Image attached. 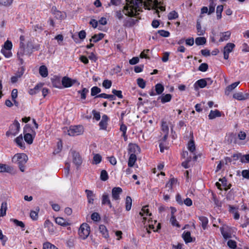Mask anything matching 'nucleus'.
I'll return each mask as SVG.
<instances>
[{"instance_id": "f257e3e1", "label": "nucleus", "mask_w": 249, "mask_h": 249, "mask_svg": "<svg viewBox=\"0 0 249 249\" xmlns=\"http://www.w3.org/2000/svg\"><path fill=\"white\" fill-rule=\"evenodd\" d=\"M142 0H126V4L123 11L117 10L115 12V17L118 19H122L124 14L128 17H134L137 12L141 11L142 7L149 8V4L144 3Z\"/></svg>"}, {"instance_id": "f03ea898", "label": "nucleus", "mask_w": 249, "mask_h": 249, "mask_svg": "<svg viewBox=\"0 0 249 249\" xmlns=\"http://www.w3.org/2000/svg\"><path fill=\"white\" fill-rule=\"evenodd\" d=\"M20 44L18 55L19 56H22L23 55H30L34 50H37L39 48L38 46H35L34 44V39L30 38L29 39L27 44H24L25 37L21 36L19 38Z\"/></svg>"}, {"instance_id": "7ed1b4c3", "label": "nucleus", "mask_w": 249, "mask_h": 249, "mask_svg": "<svg viewBox=\"0 0 249 249\" xmlns=\"http://www.w3.org/2000/svg\"><path fill=\"white\" fill-rule=\"evenodd\" d=\"M28 160L27 156L24 153H17L12 159V161L18 165L19 170L23 172L25 170V165Z\"/></svg>"}, {"instance_id": "20e7f679", "label": "nucleus", "mask_w": 249, "mask_h": 249, "mask_svg": "<svg viewBox=\"0 0 249 249\" xmlns=\"http://www.w3.org/2000/svg\"><path fill=\"white\" fill-rule=\"evenodd\" d=\"M67 133L70 136H75L81 135L84 131V127L82 125L71 126L66 128Z\"/></svg>"}, {"instance_id": "39448f33", "label": "nucleus", "mask_w": 249, "mask_h": 249, "mask_svg": "<svg viewBox=\"0 0 249 249\" xmlns=\"http://www.w3.org/2000/svg\"><path fill=\"white\" fill-rule=\"evenodd\" d=\"M90 231L89 226L86 223L81 225L78 230V235L79 237L83 240H85L89 236Z\"/></svg>"}, {"instance_id": "423d86ee", "label": "nucleus", "mask_w": 249, "mask_h": 249, "mask_svg": "<svg viewBox=\"0 0 249 249\" xmlns=\"http://www.w3.org/2000/svg\"><path fill=\"white\" fill-rule=\"evenodd\" d=\"M19 129V123L17 121H15L14 123L10 125L9 130L7 132L6 135H12L15 136L18 133Z\"/></svg>"}, {"instance_id": "0eeeda50", "label": "nucleus", "mask_w": 249, "mask_h": 249, "mask_svg": "<svg viewBox=\"0 0 249 249\" xmlns=\"http://www.w3.org/2000/svg\"><path fill=\"white\" fill-rule=\"evenodd\" d=\"M62 84L64 88H70L72 85L77 83L78 85L80 84L76 79H72L67 76H64L62 79Z\"/></svg>"}, {"instance_id": "6e6552de", "label": "nucleus", "mask_w": 249, "mask_h": 249, "mask_svg": "<svg viewBox=\"0 0 249 249\" xmlns=\"http://www.w3.org/2000/svg\"><path fill=\"white\" fill-rule=\"evenodd\" d=\"M235 45L232 43H228L223 48L224 58L227 60L229 57V54L232 52Z\"/></svg>"}, {"instance_id": "1a4fd4ad", "label": "nucleus", "mask_w": 249, "mask_h": 249, "mask_svg": "<svg viewBox=\"0 0 249 249\" xmlns=\"http://www.w3.org/2000/svg\"><path fill=\"white\" fill-rule=\"evenodd\" d=\"M123 190L121 188L118 187H114L112 189L111 191V195L112 198L114 200H119L120 199V195L122 193Z\"/></svg>"}, {"instance_id": "9d476101", "label": "nucleus", "mask_w": 249, "mask_h": 249, "mask_svg": "<svg viewBox=\"0 0 249 249\" xmlns=\"http://www.w3.org/2000/svg\"><path fill=\"white\" fill-rule=\"evenodd\" d=\"M220 231L223 237L225 239L231 237L230 229L229 227L224 225L220 228Z\"/></svg>"}, {"instance_id": "9b49d317", "label": "nucleus", "mask_w": 249, "mask_h": 249, "mask_svg": "<svg viewBox=\"0 0 249 249\" xmlns=\"http://www.w3.org/2000/svg\"><path fill=\"white\" fill-rule=\"evenodd\" d=\"M101 202L102 205H107L110 208H113L110 200L109 196L107 193H103L101 198Z\"/></svg>"}, {"instance_id": "f8f14e48", "label": "nucleus", "mask_w": 249, "mask_h": 249, "mask_svg": "<svg viewBox=\"0 0 249 249\" xmlns=\"http://www.w3.org/2000/svg\"><path fill=\"white\" fill-rule=\"evenodd\" d=\"M28 129H29V127L26 125L24 129V132L26 133L24 134V138L27 143L31 144L33 143L34 136L29 133V131L27 130Z\"/></svg>"}, {"instance_id": "ddd939ff", "label": "nucleus", "mask_w": 249, "mask_h": 249, "mask_svg": "<svg viewBox=\"0 0 249 249\" xmlns=\"http://www.w3.org/2000/svg\"><path fill=\"white\" fill-rule=\"evenodd\" d=\"M71 154L73 157V162L76 166H80L82 162V159L80 154L78 152L74 151H72Z\"/></svg>"}, {"instance_id": "4468645a", "label": "nucleus", "mask_w": 249, "mask_h": 249, "mask_svg": "<svg viewBox=\"0 0 249 249\" xmlns=\"http://www.w3.org/2000/svg\"><path fill=\"white\" fill-rule=\"evenodd\" d=\"M128 152L130 155L135 154L136 155L140 152V148L136 144L130 143L128 145Z\"/></svg>"}, {"instance_id": "2eb2a0df", "label": "nucleus", "mask_w": 249, "mask_h": 249, "mask_svg": "<svg viewBox=\"0 0 249 249\" xmlns=\"http://www.w3.org/2000/svg\"><path fill=\"white\" fill-rule=\"evenodd\" d=\"M233 98L239 101L245 100L249 98V94L238 92L233 95Z\"/></svg>"}, {"instance_id": "dca6fc26", "label": "nucleus", "mask_w": 249, "mask_h": 249, "mask_svg": "<svg viewBox=\"0 0 249 249\" xmlns=\"http://www.w3.org/2000/svg\"><path fill=\"white\" fill-rule=\"evenodd\" d=\"M231 36V32L230 31L220 33V38L219 39V42H222L228 40L230 39Z\"/></svg>"}, {"instance_id": "f3484780", "label": "nucleus", "mask_w": 249, "mask_h": 249, "mask_svg": "<svg viewBox=\"0 0 249 249\" xmlns=\"http://www.w3.org/2000/svg\"><path fill=\"white\" fill-rule=\"evenodd\" d=\"M147 206H145L142 207L141 211L140 212V215H141V216L143 217V221L142 222H144L147 219V217L146 216H149L150 217L152 215L151 213H150L149 212V210L147 208Z\"/></svg>"}, {"instance_id": "a211bd4d", "label": "nucleus", "mask_w": 249, "mask_h": 249, "mask_svg": "<svg viewBox=\"0 0 249 249\" xmlns=\"http://www.w3.org/2000/svg\"><path fill=\"white\" fill-rule=\"evenodd\" d=\"M108 118L107 116L104 114L102 117V120L99 123V126L101 129L105 130L107 128Z\"/></svg>"}, {"instance_id": "6ab92c4d", "label": "nucleus", "mask_w": 249, "mask_h": 249, "mask_svg": "<svg viewBox=\"0 0 249 249\" xmlns=\"http://www.w3.org/2000/svg\"><path fill=\"white\" fill-rule=\"evenodd\" d=\"M207 85V81L204 79H201L197 80L194 84V88L196 90L199 88H204Z\"/></svg>"}, {"instance_id": "aec40b11", "label": "nucleus", "mask_w": 249, "mask_h": 249, "mask_svg": "<svg viewBox=\"0 0 249 249\" xmlns=\"http://www.w3.org/2000/svg\"><path fill=\"white\" fill-rule=\"evenodd\" d=\"M13 170L12 167L5 164L0 163V173H11Z\"/></svg>"}, {"instance_id": "412c9836", "label": "nucleus", "mask_w": 249, "mask_h": 249, "mask_svg": "<svg viewBox=\"0 0 249 249\" xmlns=\"http://www.w3.org/2000/svg\"><path fill=\"white\" fill-rule=\"evenodd\" d=\"M100 232L102 234L103 237L107 239L109 237L108 231L105 226L101 225L99 227Z\"/></svg>"}, {"instance_id": "4be33fe9", "label": "nucleus", "mask_w": 249, "mask_h": 249, "mask_svg": "<svg viewBox=\"0 0 249 249\" xmlns=\"http://www.w3.org/2000/svg\"><path fill=\"white\" fill-rule=\"evenodd\" d=\"M221 116V113L218 110L215 109L214 110H211L208 117L210 120L213 119L216 117H220Z\"/></svg>"}, {"instance_id": "5701e85b", "label": "nucleus", "mask_w": 249, "mask_h": 249, "mask_svg": "<svg viewBox=\"0 0 249 249\" xmlns=\"http://www.w3.org/2000/svg\"><path fill=\"white\" fill-rule=\"evenodd\" d=\"M55 221L57 224L62 226H67L70 225L67 220L61 217L56 218Z\"/></svg>"}, {"instance_id": "b1692460", "label": "nucleus", "mask_w": 249, "mask_h": 249, "mask_svg": "<svg viewBox=\"0 0 249 249\" xmlns=\"http://www.w3.org/2000/svg\"><path fill=\"white\" fill-rule=\"evenodd\" d=\"M44 227L48 229L49 231L53 233L55 231L54 228L53 227V223H52L50 220H46L44 222Z\"/></svg>"}, {"instance_id": "393cba45", "label": "nucleus", "mask_w": 249, "mask_h": 249, "mask_svg": "<svg viewBox=\"0 0 249 249\" xmlns=\"http://www.w3.org/2000/svg\"><path fill=\"white\" fill-rule=\"evenodd\" d=\"M239 83V81L236 82L228 86L225 89V94L229 95L232 90H233L236 87H237Z\"/></svg>"}, {"instance_id": "a878e982", "label": "nucleus", "mask_w": 249, "mask_h": 249, "mask_svg": "<svg viewBox=\"0 0 249 249\" xmlns=\"http://www.w3.org/2000/svg\"><path fill=\"white\" fill-rule=\"evenodd\" d=\"M142 2L144 3H147L149 5V8H146L144 7L145 9L150 10L151 8H153L157 6L158 1L157 0H142Z\"/></svg>"}, {"instance_id": "bb28decb", "label": "nucleus", "mask_w": 249, "mask_h": 249, "mask_svg": "<svg viewBox=\"0 0 249 249\" xmlns=\"http://www.w3.org/2000/svg\"><path fill=\"white\" fill-rule=\"evenodd\" d=\"M137 160V156L135 155V154H130L128 161V166L129 167H133L135 163L136 162Z\"/></svg>"}, {"instance_id": "cd10ccee", "label": "nucleus", "mask_w": 249, "mask_h": 249, "mask_svg": "<svg viewBox=\"0 0 249 249\" xmlns=\"http://www.w3.org/2000/svg\"><path fill=\"white\" fill-rule=\"evenodd\" d=\"M39 73L43 77H46L48 75V71L47 68L44 66H41L39 69Z\"/></svg>"}, {"instance_id": "c85d7f7f", "label": "nucleus", "mask_w": 249, "mask_h": 249, "mask_svg": "<svg viewBox=\"0 0 249 249\" xmlns=\"http://www.w3.org/2000/svg\"><path fill=\"white\" fill-rule=\"evenodd\" d=\"M53 15L56 18L59 20L63 19L66 17V13L60 11H54Z\"/></svg>"}, {"instance_id": "c756f323", "label": "nucleus", "mask_w": 249, "mask_h": 249, "mask_svg": "<svg viewBox=\"0 0 249 249\" xmlns=\"http://www.w3.org/2000/svg\"><path fill=\"white\" fill-rule=\"evenodd\" d=\"M7 209V203L6 202H3L1 204L0 209V217H3L6 215Z\"/></svg>"}, {"instance_id": "7c9ffc66", "label": "nucleus", "mask_w": 249, "mask_h": 249, "mask_svg": "<svg viewBox=\"0 0 249 249\" xmlns=\"http://www.w3.org/2000/svg\"><path fill=\"white\" fill-rule=\"evenodd\" d=\"M15 141L16 143H17V144L19 147H20L21 148H25L24 143L23 141V137H22V135H20L19 136L17 137L15 139Z\"/></svg>"}, {"instance_id": "2f4dec72", "label": "nucleus", "mask_w": 249, "mask_h": 249, "mask_svg": "<svg viewBox=\"0 0 249 249\" xmlns=\"http://www.w3.org/2000/svg\"><path fill=\"white\" fill-rule=\"evenodd\" d=\"M172 209V216L170 218V222L172 225L174 226H176L177 227H180L179 225L178 224L175 216L174 215V213L176 211V210L173 208Z\"/></svg>"}, {"instance_id": "473e14b6", "label": "nucleus", "mask_w": 249, "mask_h": 249, "mask_svg": "<svg viewBox=\"0 0 249 249\" xmlns=\"http://www.w3.org/2000/svg\"><path fill=\"white\" fill-rule=\"evenodd\" d=\"M85 192L88 197L89 203H93L94 201V197L93 192L89 190H86Z\"/></svg>"}, {"instance_id": "72a5a7b5", "label": "nucleus", "mask_w": 249, "mask_h": 249, "mask_svg": "<svg viewBox=\"0 0 249 249\" xmlns=\"http://www.w3.org/2000/svg\"><path fill=\"white\" fill-rule=\"evenodd\" d=\"M23 74V71H18L17 73L15 74V75L13 76L11 78V81L12 83H16L18 79L22 76Z\"/></svg>"}, {"instance_id": "f704fd0d", "label": "nucleus", "mask_w": 249, "mask_h": 249, "mask_svg": "<svg viewBox=\"0 0 249 249\" xmlns=\"http://www.w3.org/2000/svg\"><path fill=\"white\" fill-rule=\"evenodd\" d=\"M42 84H39L36 85L34 88L30 89L28 92L30 95H34L38 92L39 90L42 88Z\"/></svg>"}, {"instance_id": "c9c22d12", "label": "nucleus", "mask_w": 249, "mask_h": 249, "mask_svg": "<svg viewBox=\"0 0 249 249\" xmlns=\"http://www.w3.org/2000/svg\"><path fill=\"white\" fill-rule=\"evenodd\" d=\"M159 98L160 99L162 103H165L171 101L172 95L170 94H166L160 96Z\"/></svg>"}, {"instance_id": "e433bc0d", "label": "nucleus", "mask_w": 249, "mask_h": 249, "mask_svg": "<svg viewBox=\"0 0 249 249\" xmlns=\"http://www.w3.org/2000/svg\"><path fill=\"white\" fill-rule=\"evenodd\" d=\"M182 238L186 243H190L192 241L190 231H184L182 234Z\"/></svg>"}, {"instance_id": "4c0bfd02", "label": "nucleus", "mask_w": 249, "mask_h": 249, "mask_svg": "<svg viewBox=\"0 0 249 249\" xmlns=\"http://www.w3.org/2000/svg\"><path fill=\"white\" fill-rule=\"evenodd\" d=\"M214 1L215 0H209L210 4L209 6V15H210L214 12L215 7L216 6Z\"/></svg>"}, {"instance_id": "58836bf2", "label": "nucleus", "mask_w": 249, "mask_h": 249, "mask_svg": "<svg viewBox=\"0 0 249 249\" xmlns=\"http://www.w3.org/2000/svg\"><path fill=\"white\" fill-rule=\"evenodd\" d=\"M97 98H103L105 99H109L110 100H115V96L111 94H107L106 93H101L100 94H99L98 95L96 96Z\"/></svg>"}, {"instance_id": "ea45409f", "label": "nucleus", "mask_w": 249, "mask_h": 249, "mask_svg": "<svg viewBox=\"0 0 249 249\" xmlns=\"http://www.w3.org/2000/svg\"><path fill=\"white\" fill-rule=\"evenodd\" d=\"M199 219L201 221V224L202 228L204 230H205L207 228V226L208 223V218L205 216H200L199 217Z\"/></svg>"}, {"instance_id": "a19ab883", "label": "nucleus", "mask_w": 249, "mask_h": 249, "mask_svg": "<svg viewBox=\"0 0 249 249\" xmlns=\"http://www.w3.org/2000/svg\"><path fill=\"white\" fill-rule=\"evenodd\" d=\"M104 37V35L102 33H100L98 35H95L92 38L89 40L90 42L93 41L94 42H96L101 40Z\"/></svg>"}, {"instance_id": "79ce46f5", "label": "nucleus", "mask_w": 249, "mask_h": 249, "mask_svg": "<svg viewBox=\"0 0 249 249\" xmlns=\"http://www.w3.org/2000/svg\"><path fill=\"white\" fill-rule=\"evenodd\" d=\"M132 206V199L131 198L127 196L125 199V209L126 211H129L131 208Z\"/></svg>"}, {"instance_id": "37998d69", "label": "nucleus", "mask_w": 249, "mask_h": 249, "mask_svg": "<svg viewBox=\"0 0 249 249\" xmlns=\"http://www.w3.org/2000/svg\"><path fill=\"white\" fill-rule=\"evenodd\" d=\"M223 10V6L222 5L217 6L216 8V18L217 19H220L222 18V12Z\"/></svg>"}, {"instance_id": "c03bdc74", "label": "nucleus", "mask_w": 249, "mask_h": 249, "mask_svg": "<svg viewBox=\"0 0 249 249\" xmlns=\"http://www.w3.org/2000/svg\"><path fill=\"white\" fill-rule=\"evenodd\" d=\"M164 87L161 84L158 83L155 85V90L157 94H161L164 91Z\"/></svg>"}, {"instance_id": "a18cd8bd", "label": "nucleus", "mask_w": 249, "mask_h": 249, "mask_svg": "<svg viewBox=\"0 0 249 249\" xmlns=\"http://www.w3.org/2000/svg\"><path fill=\"white\" fill-rule=\"evenodd\" d=\"M188 149L192 153H193L196 150L195 142L193 140H190L187 145Z\"/></svg>"}, {"instance_id": "49530a36", "label": "nucleus", "mask_w": 249, "mask_h": 249, "mask_svg": "<svg viewBox=\"0 0 249 249\" xmlns=\"http://www.w3.org/2000/svg\"><path fill=\"white\" fill-rule=\"evenodd\" d=\"M14 0H0V6L8 7L13 3Z\"/></svg>"}, {"instance_id": "de8ad7c7", "label": "nucleus", "mask_w": 249, "mask_h": 249, "mask_svg": "<svg viewBox=\"0 0 249 249\" xmlns=\"http://www.w3.org/2000/svg\"><path fill=\"white\" fill-rule=\"evenodd\" d=\"M178 15L175 11L170 12L168 15V18L169 20H173L177 18Z\"/></svg>"}, {"instance_id": "09e8293b", "label": "nucleus", "mask_w": 249, "mask_h": 249, "mask_svg": "<svg viewBox=\"0 0 249 249\" xmlns=\"http://www.w3.org/2000/svg\"><path fill=\"white\" fill-rule=\"evenodd\" d=\"M177 180L173 178H171L168 182H167L166 184V187L168 188L169 189L172 191L173 186L177 183Z\"/></svg>"}, {"instance_id": "8fccbe9b", "label": "nucleus", "mask_w": 249, "mask_h": 249, "mask_svg": "<svg viewBox=\"0 0 249 249\" xmlns=\"http://www.w3.org/2000/svg\"><path fill=\"white\" fill-rule=\"evenodd\" d=\"M89 92V90L87 88H83L82 90L78 91V93L80 94L81 98L85 100L86 98V94Z\"/></svg>"}, {"instance_id": "3c124183", "label": "nucleus", "mask_w": 249, "mask_h": 249, "mask_svg": "<svg viewBox=\"0 0 249 249\" xmlns=\"http://www.w3.org/2000/svg\"><path fill=\"white\" fill-rule=\"evenodd\" d=\"M195 42L197 45H201L205 44L206 40L203 37H198L196 38Z\"/></svg>"}, {"instance_id": "603ef678", "label": "nucleus", "mask_w": 249, "mask_h": 249, "mask_svg": "<svg viewBox=\"0 0 249 249\" xmlns=\"http://www.w3.org/2000/svg\"><path fill=\"white\" fill-rule=\"evenodd\" d=\"M43 249H58L54 245L49 242H46L43 244Z\"/></svg>"}, {"instance_id": "864d4df0", "label": "nucleus", "mask_w": 249, "mask_h": 249, "mask_svg": "<svg viewBox=\"0 0 249 249\" xmlns=\"http://www.w3.org/2000/svg\"><path fill=\"white\" fill-rule=\"evenodd\" d=\"M102 160V157L98 154H94L93 159V163L97 164L99 163Z\"/></svg>"}, {"instance_id": "5fc2aeb1", "label": "nucleus", "mask_w": 249, "mask_h": 249, "mask_svg": "<svg viewBox=\"0 0 249 249\" xmlns=\"http://www.w3.org/2000/svg\"><path fill=\"white\" fill-rule=\"evenodd\" d=\"M101 92V89L97 87H93L91 89V95L95 96Z\"/></svg>"}, {"instance_id": "6e6d98bb", "label": "nucleus", "mask_w": 249, "mask_h": 249, "mask_svg": "<svg viewBox=\"0 0 249 249\" xmlns=\"http://www.w3.org/2000/svg\"><path fill=\"white\" fill-rule=\"evenodd\" d=\"M1 52L7 58H9L12 56L11 50L1 49Z\"/></svg>"}, {"instance_id": "4d7b16f0", "label": "nucleus", "mask_w": 249, "mask_h": 249, "mask_svg": "<svg viewBox=\"0 0 249 249\" xmlns=\"http://www.w3.org/2000/svg\"><path fill=\"white\" fill-rule=\"evenodd\" d=\"M12 43L11 41L7 40L4 44L3 48L2 49H7L11 50L12 48Z\"/></svg>"}, {"instance_id": "13d9d810", "label": "nucleus", "mask_w": 249, "mask_h": 249, "mask_svg": "<svg viewBox=\"0 0 249 249\" xmlns=\"http://www.w3.org/2000/svg\"><path fill=\"white\" fill-rule=\"evenodd\" d=\"M137 84L142 89H144L145 87V82L142 78H139L137 79Z\"/></svg>"}, {"instance_id": "bf43d9fd", "label": "nucleus", "mask_w": 249, "mask_h": 249, "mask_svg": "<svg viewBox=\"0 0 249 249\" xmlns=\"http://www.w3.org/2000/svg\"><path fill=\"white\" fill-rule=\"evenodd\" d=\"M100 178L103 181H106L108 179V174L106 171L102 170L101 171Z\"/></svg>"}, {"instance_id": "052dcab7", "label": "nucleus", "mask_w": 249, "mask_h": 249, "mask_svg": "<svg viewBox=\"0 0 249 249\" xmlns=\"http://www.w3.org/2000/svg\"><path fill=\"white\" fill-rule=\"evenodd\" d=\"M112 92L113 94V95L117 96L119 98L122 99L123 98L121 90H117L114 89H112Z\"/></svg>"}, {"instance_id": "680f3d73", "label": "nucleus", "mask_w": 249, "mask_h": 249, "mask_svg": "<svg viewBox=\"0 0 249 249\" xmlns=\"http://www.w3.org/2000/svg\"><path fill=\"white\" fill-rule=\"evenodd\" d=\"M112 85V82L109 80H105L103 82V86L106 89H109Z\"/></svg>"}, {"instance_id": "e2e57ef3", "label": "nucleus", "mask_w": 249, "mask_h": 249, "mask_svg": "<svg viewBox=\"0 0 249 249\" xmlns=\"http://www.w3.org/2000/svg\"><path fill=\"white\" fill-rule=\"evenodd\" d=\"M161 129L164 133H168L169 127L166 122L162 123Z\"/></svg>"}, {"instance_id": "0e129e2a", "label": "nucleus", "mask_w": 249, "mask_h": 249, "mask_svg": "<svg viewBox=\"0 0 249 249\" xmlns=\"http://www.w3.org/2000/svg\"><path fill=\"white\" fill-rule=\"evenodd\" d=\"M122 0H110L109 6L113 5L115 6H119L122 3Z\"/></svg>"}, {"instance_id": "69168bd1", "label": "nucleus", "mask_w": 249, "mask_h": 249, "mask_svg": "<svg viewBox=\"0 0 249 249\" xmlns=\"http://www.w3.org/2000/svg\"><path fill=\"white\" fill-rule=\"evenodd\" d=\"M227 244L229 248L232 249H235L237 247L236 242L232 240H229L228 241Z\"/></svg>"}, {"instance_id": "338daca9", "label": "nucleus", "mask_w": 249, "mask_h": 249, "mask_svg": "<svg viewBox=\"0 0 249 249\" xmlns=\"http://www.w3.org/2000/svg\"><path fill=\"white\" fill-rule=\"evenodd\" d=\"M91 218L94 221H98L100 219V216L98 213H93L91 215Z\"/></svg>"}, {"instance_id": "774afa93", "label": "nucleus", "mask_w": 249, "mask_h": 249, "mask_svg": "<svg viewBox=\"0 0 249 249\" xmlns=\"http://www.w3.org/2000/svg\"><path fill=\"white\" fill-rule=\"evenodd\" d=\"M240 161L242 163H249V154L242 156L241 158Z\"/></svg>"}]
</instances>
